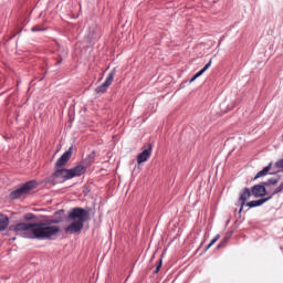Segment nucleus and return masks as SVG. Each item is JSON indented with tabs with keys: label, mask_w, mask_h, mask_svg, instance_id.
Instances as JSON below:
<instances>
[{
	"label": "nucleus",
	"mask_w": 283,
	"mask_h": 283,
	"mask_svg": "<svg viewBox=\"0 0 283 283\" xmlns=\"http://www.w3.org/2000/svg\"><path fill=\"white\" fill-rule=\"evenodd\" d=\"M65 216V210H59L53 219L40 222H20L9 227V231H14L17 235L27 240H54L61 233V224Z\"/></svg>",
	"instance_id": "obj_1"
},
{
	"label": "nucleus",
	"mask_w": 283,
	"mask_h": 283,
	"mask_svg": "<svg viewBox=\"0 0 283 283\" xmlns=\"http://www.w3.org/2000/svg\"><path fill=\"white\" fill-rule=\"evenodd\" d=\"M67 220H72L65 229V233H78L83 231L85 222L90 220V212L85 208L75 207L69 211Z\"/></svg>",
	"instance_id": "obj_2"
},
{
	"label": "nucleus",
	"mask_w": 283,
	"mask_h": 283,
	"mask_svg": "<svg viewBox=\"0 0 283 283\" xmlns=\"http://www.w3.org/2000/svg\"><path fill=\"white\" fill-rule=\"evenodd\" d=\"M85 174V166L77 165L71 169L55 168V171L49 177L48 182L50 185H59L72 180V178H78Z\"/></svg>",
	"instance_id": "obj_3"
},
{
	"label": "nucleus",
	"mask_w": 283,
	"mask_h": 283,
	"mask_svg": "<svg viewBox=\"0 0 283 283\" xmlns=\"http://www.w3.org/2000/svg\"><path fill=\"white\" fill-rule=\"evenodd\" d=\"M32 189H36V181L30 180L17 188L15 190L9 193L10 200H19V198H23V196H28Z\"/></svg>",
	"instance_id": "obj_4"
},
{
	"label": "nucleus",
	"mask_w": 283,
	"mask_h": 283,
	"mask_svg": "<svg viewBox=\"0 0 283 283\" xmlns=\"http://www.w3.org/2000/svg\"><path fill=\"white\" fill-rule=\"evenodd\" d=\"M114 76H116V69H113L108 73L105 82L95 88L96 94H105V92H107V88L109 87V85H112V83H114Z\"/></svg>",
	"instance_id": "obj_5"
},
{
	"label": "nucleus",
	"mask_w": 283,
	"mask_h": 283,
	"mask_svg": "<svg viewBox=\"0 0 283 283\" xmlns=\"http://www.w3.org/2000/svg\"><path fill=\"white\" fill-rule=\"evenodd\" d=\"M98 36H101V28H98V25L96 24L91 25L86 31L87 43H92L93 41H96Z\"/></svg>",
	"instance_id": "obj_6"
},
{
	"label": "nucleus",
	"mask_w": 283,
	"mask_h": 283,
	"mask_svg": "<svg viewBox=\"0 0 283 283\" xmlns=\"http://www.w3.org/2000/svg\"><path fill=\"white\" fill-rule=\"evenodd\" d=\"M72 158V147H70L63 155L56 160L55 163V169H61L70 163V159Z\"/></svg>",
	"instance_id": "obj_7"
},
{
	"label": "nucleus",
	"mask_w": 283,
	"mask_h": 283,
	"mask_svg": "<svg viewBox=\"0 0 283 283\" xmlns=\"http://www.w3.org/2000/svg\"><path fill=\"white\" fill-rule=\"evenodd\" d=\"M150 157H151V144H148V146L137 155L138 165H143V163H147V160H149Z\"/></svg>",
	"instance_id": "obj_8"
},
{
	"label": "nucleus",
	"mask_w": 283,
	"mask_h": 283,
	"mask_svg": "<svg viewBox=\"0 0 283 283\" xmlns=\"http://www.w3.org/2000/svg\"><path fill=\"white\" fill-rule=\"evenodd\" d=\"M251 193L254 198H264L266 196V186L263 182L254 185L251 188Z\"/></svg>",
	"instance_id": "obj_9"
},
{
	"label": "nucleus",
	"mask_w": 283,
	"mask_h": 283,
	"mask_svg": "<svg viewBox=\"0 0 283 283\" xmlns=\"http://www.w3.org/2000/svg\"><path fill=\"white\" fill-rule=\"evenodd\" d=\"M251 190L249 188H244L241 192H240V202H241V207L239 209V213H242V210L244 209V206L247 205V200H249L251 198Z\"/></svg>",
	"instance_id": "obj_10"
},
{
	"label": "nucleus",
	"mask_w": 283,
	"mask_h": 283,
	"mask_svg": "<svg viewBox=\"0 0 283 283\" xmlns=\"http://www.w3.org/2000/svg\"><path fill=\"white\" fill-rule=\"evenodd\" d=\"M272 196L268 197V198H261L259 200H252L248 203H245V207H249V209H253L255 207H262V205H264V202H269V200H271Z\"/></svg>",
	"instance_id": "obj_11"
},
{
	"label": "nucleus",
	"mask_w": 283,
	"mask_h": 283,
	"mask_svg": "<svg viewBox=\"0 0 283 283\" xmlns=\"http://www.w3.org/2000/svg\"><path fill=\"white\" fill-rule=\"evenodd\" d=\"M211 67V60L199 71L197 72L190 80L189 83H193L196 78H200Z\"/></svg>",
	"instance_id": "obj_12"
},
{
	"label": "nucleus",
	"mask_w": 283,
	"mask_h": 283,
	"mask_svg": "<svg viewBox=\"0 0 283 283\" xmlns=\"http://www.w3.org/2000/svg\"><path fill=\"white\" fill-rule=\"evenodd\" d=\"M10 224V219L6 214H0V231H6Z\"/></svg>",
	"instance_id": "obj_13"
},
{
	"label": "nucleus",
	"mask_w": 283,
	"mask_h": 283,
	"mask_svg": "<svg viewBox=\"0 0 283 283\" xmlns=\"http://www.w3.org/2000/svg\"><path fill=\"white\" fill-rule=\"evenodd\" d=\"M273 163H270L265 168H263L262 170H260L255 177L254 180H258V178H264V176H269V171H271V167H272Z\"/></svg>",
	"instance_id": "obj_14"
},
{
	"label": "nucleus",
	"mask_w": 283,
	"mask_h": 283,
	"mask_svg": "<svg viewBox=\"0 0 283 283\" xmlns=\"http://www.w3.org/2000/svg\"><path fill=\"white\" fill-rule=\"evenodd\" d=\"M280 179L277 178H270L268 181H263L264 187H271V185H277Z\"/></svg>",
	"instance_id": "obj_15"
},
{
	"label": "nucleus",
	"mask_w": 283,
	"mask_h": 283,
	"mask_svg": "<svg viewBox=\"0 0 283 283\" xmlns=\"http://www.w3.org/2000/svg\"><path fill=\"white\" fill-rule=\"evenodd\" d=\"M95 153H91L87 157H86V161L88 163V165H92V163H94V158H95Z\"/></svg>",
	"instance_id": "obj_16"
},
{
	"label": "nucleus",
	"mask_w": 283,
	"mask_h": 283,
	"mask_svg": "<svg viewBox=\"0 0 283 283\" xmlns=\"http://www.w3.org/2000/svg\"><path fill=\"white\" fill-rule=\"evenodd\" d=\"M282 190H283V182L279 186V187H276L275 189H274V191L272 192V197L273 196H276V193H280V192H282Z\"/></svg>",
	"instance_id": "obj_17"
},
{
	"label": "nucleus",
	"mask_w": 283,
	"mask_h": 283,
	"mask_svg": "<svg viewBox=\"0 0 283 283\" xmlns=\"http://www.w3.org/2000/svg\"><path fill=\"white\" fill-rule=\"evenodd\" d=\"M274 167L275 169H283V158L275 161Z\"/></svg>",
	"instance_id": "obj_18"
},
{
	"label": "nucleus",
	"mask_w": 283,
	"mask_h": 283,
	"mask_svg": "<svg viewBox=\"0 0 283 283\" xmlns=\"http://www.w3.org/2000/svg\"><path fill=\"white\" fill-rule=\"evenodd\" d=\"M63 56H67V51H63V53L60 55V61L56 62V65H61L62 61H63Z\"/></svg>",
	"instance_id": "obj_19"
},
{
	"label": "nucleus",
	"mask_w": 283,
	"mask_h": 283,
	"mask_svg": "<svg viewBox=\"0 0 283 283\" xmlns=\"http://www.w3.org/2000/svg\"><path fill=\"white\" fill-rule=\"evenodd\" d=\"M24 220H28V221L34 220V213H27V214H24Z\"/></svg>",
	"instance_id": "obj_20"
},
{
	"label": "nucleus",
	"mask_w": 283,
	"mask_h": 283,
	"mask_svg": "<svg viewBox=\"0 0 283 283\" xmlns=\"http://www.w3.org/2000/svg\"><path fill=\"white\" fill-rule=\"evenodd\" d=\"M220 240V234H217L211 241L210 244L213 247Z\"/></svg>",
	"instance_id": "obj_21"
},
{
	"label": "nucleus",
	"mask_w": 283,
	"mask_h": 283,
	"mask_svg": "<svg viewBox=\"0 0 283 283\" xmlns=\"http://www.w3.org/2000/svg\"><path fill=\"white\" fill-rule=\"evenodd\" d=\"M160 266H163V259H159L156 270H155V273H158L160 271Z\"/></svg>",
	"instance_id": "obj_22"
},
{
	"label": "nucleus",
	"mask_w": 283,
	"mask_h": 283,
	"mask_svg": "<svg viewBox=\"0 0 283 283\" xmlns=\"http://www.w3.org/2000/svg\"><path fill=\"white\" fill-rule=\"evenodd\" d=\"M228 240H229V238H226L223 240V242H221L220 244L217 245V249H222V247H224V244H227Z\"/></svg>",
	"instance_id": "obj_23"
},
{
	"label": "nucleus",
	"mask_w": 283,
	"mask_h": 283,
	"mask_svg": "<svg viewBox=\"0 0 283 283\" xmlns=\"http://www.w3.org/2000/svg\"><path fill=\"white\" fill-rule=\"evenodd\" d=\"M32 32H41V29L36 28V27H33L32 28Z\"/></svg>",
	"instance_id": "obj_24"
},
{
	"label": "nucleus",
	"mask_w": 283,
	"mask_h": 283,
	"mask_svg": "<svg viewBox=\"0 0 283 283\" xmlns=\"http://www.w3.org/2000/svg\"><path fill=\"white\" fill-rule=\"evenodd\" d=\"M211 247V243H209L208 245H206L205 251H209Z\"/></svg>",
	"instance_id": "obj_25"
},
{
	"label": "nucleus",
	"mask_w": 283,
	"mask_h": 283,
	"mask_svg": "<svg viewBox=\"0 0 283 283\" xmlns=\"http://www.w3.org/2000/svg\"><path fill=\"white\" fill-rule=\"evenodd\" d=\"M12 240H17V238H12Z\"/></svg>",
	"instance_id": "obj_26"
}]
</instances>
